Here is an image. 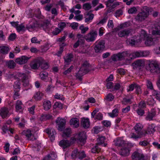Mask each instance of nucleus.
I'll return each mask as SVG.
<instances>
[{"mask_svg":"<svg viewBox=\"0 0 160 160\" xmlns=\"http://www.w3.org/2000/svg\"><path fill=\"white\" fill-rule=\"evenodd\" d=\"M127 27V24L126 23L121 24L118 26L117 28H115V31H117L119 30L120 29H124Z\"/></svg>","mask_w":160,"mask_h":160,"instance_id":"49","label":"nucleus"},{"mask_svg":"<svg viewBox=\"0 0 160 160\" xmlns=\"http://www.w3.org/2000/svg\"><path fill=\"white\" fill-rule=\"evenodd\" d=\"M114 0H109L106 3L107 7H109L112 9L115 8L118 5H119L118 2L113 3Z\"/></svg>","mask_w":160,"mask_h":160,"instance_id":"24","label":"nucleus"},{"mask_svg":"<svg viewBox=\"0 0 160 160\" xmlns=\"http://www.w3.org/2000/svg\"><path fill=\"white\" fill-rule=\"evenodd\" d=\"M151 29V32L152 34L157 35L160 38V24L157 23L149 27Z\"/></svg>","mask_w":160,"mask_h":160,"instance_id":"10","label":"nucleus"},{"mask_svg":"<svg viewBox=\"0 0 160 160\" xmlns=\"http://www.w3.org/2000/svg\"><path fill=\"white\" fill-rule=\"evenodd\" d=\"M43 106L45 110H48L51 107V102L49 101H44L43 102Z\"/></svg>","mask_w":160,"mask_h":160,"instance_id":"38","label":"nucleus"},{"mask_svg":"<svg viewBox=\"0 0 160 160\" xmlns=\"http://www.w3.org/2000/svg\"><path fill=\"white\" fill-rule=\"evenodd\" d=\"M147 102L148 105H152L155 103V102L153 98L150 97L148 99Z\"/></svg>","mask_w":160,"mask_h":160,"instance_id":"53","label":"nucleus"},{"mask_svg":"<svg viewBox=\"0 0 160 160\" xmlns=\"http://www.w3.org/2000/svg\"><path fill=\"white\" fill-rule=\"evenodd\" d=\"M155 125L154 124H152L148 126L146 133L148 134H151L153 133L155 131Z\"/></svg>","mask_w":160,"mask_h":160,"instance_id":"33","label":"nucleus"},{"mask_svg":"<svg viewBox=\"0 0 160 160\" xmlns=\"http://www.w3.org/2000/svg\"><path fill=\"white\" fill-rule=\"evenodd\" d=\"M147 36L146 32L144 30H142L139 33V36L137 37L136 40L133 38L128 39L126 40V42L128 44L131 46H138L142 40H143L145 38L148 37Z\"/></svg>","mask_w":160,"mask_h":160,"instance_id":"1","label":"nucleus"},{"mask_svg":"<svg viewBox=\"0 0 160 160\" xmlns=\"http://www.w3.org/2000/svg\"><path fill=\"white\" fill-rule=\"evenodd\" d=\"M127 57L132 59L134 58V55H133V53L128 51H125L113 55L112 57V58L113 61H115L121 60Z\"/></svg>","mask_w":160,"mask_h":160,"instance_id":"2","label":"nucleus"},{"mask_svg":"<svg viewBox=\"0 0 160 160\" xmlns=\"http://www.w3.org/2000/svg\"><path fill=\"white\" fill-rule=\"evenodd\" d=\"M143 132H136V133H132L130 135V137L135 139H137L141 138L143 136Z\"/></svg>","mask_w":160,"mask_h":160,"instance_id":"28","label":"nucleus"},{"mask_svg":"<svg viewBox=\"0 0 160 160\" xmlns=\"http://www.w3.org/2000/svg\"><path fill=\"white\" fill-rule=\"evenodd\" d=\"M9 50V48L7 47L0 46V53L5 54L8 53Z\"/></svg>","mask_w":160,"mask_h":160,"instance_id":"42","label":"nucleus"},{"mask_svg":"<svg viewBox=\"0 0 160 160\" xmlns=\"http://www.w3.org/2000/svg\"><path fill=\"white\" fill-rule=\"evenodd\" d=\"M57 157V155L54 152H52L45 157L43 160H55Z\"/></svg>","mask_w":160,"mask_h":160,"instance_id":"29","label":"nucleus"},{"mask_svg":"<svg viewBox=\"0 0 160 160\" xmlns=\"http://www.w3.org/2000/svg\"><path fill=\"white\" fill-rule=\"evenodd\" d=\"M45 131L48 134L49 137L52 141L54 139L55 135L56 134V132L54 129L47 128Z\"/></svg>","mask_w":160,"mask_h":160,"instance_id":"20","label":"nucleus"},{"mask_svg":"<svg viewBox=\"0 0 160 160\" xmlns=\"http://www.w3.org/2000/svg\"><path fill=\"white\" fill-rule=\"evenodd\" d=\"M136 84L135 83L131 84L129 86L128 88H127V91L129 92L133 91L134 88H135Z\"/></svg>","mask_w":160,"mask_h":160,"instance_id":"55","label":"nucleus"},{"mask_svg":"<svg viewBox=\"0 0 160 160\" xmlns=\"http://www.w3.org/2000/svg\"><path fill=\"white\" fill-rule=\"evenodd\" d=\"M70 125L75 128H77L79 126V120L77 118H72L70 120Z\"/></svg>","mask_w":160,"mask_h":160,"instance_id":"32","label":"nucleus"},{"mask_svg":"<svg viewBox=\"0 0 160 160\" xmlns=\"http://www.w3.org/2000/svg\"><path fill=\"white\" fill-rule=\"evenodd\" d=\"M22 78V85L25 87L28 86L29 83V81L28 79V77L27 75L26 74H23L21 76Z\"/></svg>","mask_w":160,"mask_h":160,"instance_id":"27","label":"nucleus"},{"mask_svg":"<svg viewBox=\"0 0 160 160\" xmlns=\"http://www.w3.org/2000/svg\"><path fill=\"white\" fill-rule=\"evenodd\" d=\"M91 8V5L89 3H85L83 6V9L86 10H88Z\"/></svg>","mask_w":160,"mask_h":160,"instance_id":"54","label":"nucleus"},{"mask_svg":"<svg viewBox=\"0 0 160 160\" xmlns=\"http://www.w3.org/2000/svg\"><path fill=\"white\" fill-rule=\"evenodd\" d=\"M118 111L117 108H114L112 112L109 113L108 114L109 116L112 118H114L117 116L118 115Z\"/></svg>","mask_w":160,"mask_h":160,"instance_id":"41","label":"nucleus"},{"mask_svg":"<svg viewBox=\"0 0 160 160\" xmlns=\"http://www.w3.org/2000/svg\"><path fill=\"white\" fill-rule=\"evenodd\" d=\"M105 43L103 41H97L95 42L94 49L96 52H102L105 48Z\"/></svg>","mask_w":160,"mask_h":160,"instance_id":"14","label":"nucleus"},{"mask_svg":"<svg viewBox=\"0 0 160 160\" xmlns=\"http://www.w3.org/2000/svg\"><path fill=\"white\" fill-rule=\"evenodd\" d=\"M86 139V133L84 132H80L79 133L74 135L72 138V142H75L76 141L84 143V142Z\"/></svg>","mask_w":160,"mask_h":160,"instance_id":"6","label":"nucleus"},{"mask_svg":"<svg viewBox=\"0 0 160 160\" xmlns=\"http://www.w3.org/2000/svg\"><path fill=\"white\" fill-rule=\"evenodd\" d=\"M6 66L9 69L14 68L16 66V63L12 60H9L6 62Z\"/></svg>","mask_w":160,"mask_h":160,"instance_id":"34","label":"nucleus"},{"mask_svg":"<svg viewBox=\"0 0 160 160\" xmlns=\"http://www.w3.org/2000/svg\"><path fill=\"white\" fill-rule=\"evenodd\" d=\"M78 152L77 149L74 150L72 152V156L73 158L75 157L78 158Z\"/></svg>","mask_w":160,"mask_h":160,"instance_id":"63","label":"nucleus"},{"mask_svg":"<svg viewBox=\"0 0 160 160\" xmlns=\"http://www.w3.org/2000/svg\"><path fill=\"white\" fill-rule=\"evenodd\" d=\"M142 128V127L141 124L140 123H137L134 127V129L136 131L138 132H143L141 131Z\"/></svg>","mask_w":160,"mask_h":160,"instance_id":"45","label":"nucleus"},{"mask_svg":"<svg viewBox=\"0 0 160 160\" xmlns=\"http://www.w3.org/2000/svg\"><path fill=\"white\" fill-rule=\"evenodd\" d=\"M150 52L147 51L142 52H133V55H134V58L137 57H147L148 56Z\"/></svg>","mask_w":160,"mask_h":160,"instance_id":"18","label":"nucleus"},{"mask_svg":"<svg viewBox=\"0 0 160 160\" xmlns=\"http://www.w3.org/2000/svg\"><path fill=\"white\" fill-rule=\"evenodd\" d=\"M97 36V31L92 30L85 36V38L88 42H92L95 40Z\"/></svg>","mask_w":160,"mask_h":160,"instance_id":"9","label":"nucleus"},{"mask_svg":"<svg viewBox=\"0 0 160 160\" xmlns=\"http://www.w3.org/2000/svg\"><path fill=\"white\" fill-rule=\"evenodd\" d=\"M150 10L146 6H144L142 9V12L139 13L136 17L135 19L138 22H142L146 19L149 14Z\"/></svg>","mask_w":160,"mask_h":160,"instance_id":"3","label":"nucleus"},{"mask_svg":"<svg viewBox=\"0 0 160 160\" xmlns=\"http://www.w3.org/2000/svg\"><path fill=\"white\" fill-rule=\"evenodd\" d=\"M18 22H10V23L13 26L16 28L18 32H20V26L18 25Z\"/></svg>","mask_w":160,"mask_h":160,"instance_id":"47","label":"nucleus"},{"mask_svg":"<svg viewBox=\"0 0 160 160\" xmlns=\"http://www.w3.org/2000/svg\"><path fill=\"white\" fill-rule=\"evenodd\" d=\"M137 9L135 7H132L130 8L128 10V12L129 14H134L137 12Z\"/></svg>","mask_w":160,"mask_h":160,"instance_id":"51","label":"nucleus"},{"mask_svg":"<svg viewBox=\"0 0 160 160\" xmlns=\"http://www.w3.org/2000/svg\"><path fill=\"white\" fill-rule=\"evenodd\" d=\"M90 122L89 119L88 118H82L81 121V124L85 128H88L90 126Z\"/></svg>","mask_w":160,"mask_h":160,"instance_id":"23","label":"nucleus"},{"mask_svg":"<svg viewBox=\"0 0 160 160\" xmlns=\"http://www.w3.org/2000/svg\"><path fill=\"white\" fill-rule=\"evenodd\" d=\"M40 76L42 80L46 82L49 80L48 74L46 72H41L40 73Z\"/></svg>","mask_w":160,"mask_h":160,"instance_id":"36","label":"nucleus"},{"mask_svg":"<svg viewBox=\"0 0 160 160\" xmlns=\"http://www.w3.org/2000/svg\"><path fill=\"white\" fill-rule=\"evenodd\" d=\"M94 17V14L91 13L89 12H88L85 16V22H90L93 19Z\"/></svg>","mask_w":160,"mask_h":160,"instance_id":"35","label":"nucleus"},{"mask_svg":"<svg viewBox=\"0 0 160 160\" xmlns=\"http://www.w3.org/2000/svg\"><path fill=\"white\" fill-rule=\"evenodd\" d=\"M139 144L142 147H145L149 144V142L147 140H143L140 142Z\"/></svg>","mask_w":160,"mask_h":160,"instance_id":"56","label":"nucleus"},{"mask_svg":"<svg viewBox=\"0 0 160 160\" xmlns=\"http://www.w3.org/2000/svg\"><path fill=\"white\" fill-rule=\"evenodd\" d=\"M152 94L156 96L157 99L160 101V92H158L157 91L153 90L152 92Z\"/></svg>","mask_w":160,"mask_h":160,"instance_id":"52","label":"nucleus"},{"mask_svg":"<svg viewBox=\"0 0 160 160\" xmlns=\"http://www.w3.org/2000/svg\"><path fill=\"white\" fill-rule=\"evenodd\" d=\"M31 58V57H28L25 56H22L21 57V64L26 63Z\"/></svg>","mask_w":160,"mask_h":160,"instance_id":"44","label":"nucleus"},{"mask_svg":"<svg viewBox=\"0 0 160 160\" xmlns=\"http://www.w3.org/2000/svg\"><path fill=\"white\" fill-rule=\"evenodd\" d=\"M145 62L144 60L139 59L136 60L133 64V66L136 68H139L140 67L144 66Z\"/></svg>","mask_w":160,"mask_h":160,"instance_id":"31","label":"nucleus"},{"mask_svg":"<svg viewBox=\"0 0 160 160\" xmlns=\"http://www.w3.org/2000/svg\"><path fill=\"white\" fill-rule=\"evenodd\" d=\"M154 51L156 54H160V45L154 49Z\"/></svg>","mask_w":160,"mask_h":160,"instance_id":"64","label":"nucleus"},{"mask_svg":"<svg viewBox=\"0 0 160 160\" xmlns=\"http://www.w3.org/2000/svg\"><path fill=\"white\" fill-rule=\"evenodd\" d=\"M39 25L41 28L46 32H47L49 31L51 24L50 21L46 20L42 22Z\"/></svg>","mask_w":160,"mask_h":160,"instance_id":"16","label":"nucleus"},{"mask_svg":"<svg viewBox=\"0 0 160 160\" xmlns=\"http://www.w3.org/2000/svg\"><path fill=\"white\" fill-rule=\"evenodd\" d=\"M129 148L126 146H125L124 147L121 149L120 151V153L122 156H128L129 154Z\"/></svg>","mask_w":160,"mask_h":160,"instance_id":"30","label":"nucleus"},{"mask_svg":"<svg viewBox=\"0 0 160 160\" xmlns=\"http://www.w3.org/2000/svg\"><path fill=\"white\" fill-rule=\"evenodd\" d=\"M79 28L81 31V33L82 34L85 33L89 29L88 27H85L83 25H81Z\"/></svg>","mask_w":160,"mask_h":160,"instance_id":"48","label":"nucleus"},{"mask_svg":"<svg viewBox=\"0 0 160 160\" xmlns=\"http://www.w3.org/2000/svg\"><path fill=\"white\" fill-rule=\"evenodd\" d=\"M38 26V24L36 20L34 18H31L29 20V24L27 26V28L29 31L32 32Z\"/></svg>","mask_w":160,"mask_h":160,"instance_id":"13","label":"nucleus"},{"mask_svg":"<svg viewBox=\"0 0 160 160\" xmlns=\"http://www.w3.org/2000/svg\"><path fill=\"white\" fill-rule=\"evenodd\" d=\"M70 11L71 12L74 13L76 14V15H78L81 12L80 10H75V8L74 7H73L72 8H71L70 10Z\"/></svg>","mask_w":160,"mask_h":160,"instance_id":"62","label":"nucleus"},{"mask_svg":"<svg viewBox=\"0 0 160 160\" xmlns=\"http://www.w3.org/2000/svg\"><path fill=\"white\" fill-rule=\"evenodd\" d=\"M20 82L19 80H17L15 82L13 85V87L15 89V93L13 96L14 99V100L19 98V90H20Z\"/></svg>","mask_w":160,"mask_h":160,"instance_id":"12","label":"nucleus"},{"mask_svg":"<svg viewBox=\"0 0 160 160\" xmlns=\"http://www.w3.org/2000/svg\"><path fill=\"white\" fill-rule=\"evenodd\" d=\"M42 60L43 62L40 65V67L44 69H47L49 67L48 64L43 58Z\"/></svg>","mask_w":160,"mask_h":160,"instance_id":"46","label":"nucleus"},{"mask_svg":"<svg viewBox=\"0 0 160 160\" xmlns=\"http://www.w3.org/2000/svg\"><path fill=\"white\" fill-rule=\"evenodd\" d=\"M42 58H38L32 60L30 64V66L31 68L33 69H37L40 65L43 62Z\"/></svg>","mask_w":160,"mask_h":160,"instance_id":"8","label":"nucleus"},{"mask_svg":"<svg viewBox=\"0 0 160 160\" xmlns=\"http://www.w3.org/2000/svg\"><path fill=\"white\" fill-rule=\"evenodd\" d=\"M2 130L3 132H6V131L9 130L11 133H12V129H10L9 126H7L6 124L4 125L2 128Z\"/></svg>","mask_w":160,"mask_h":160,"instance_id":"57","label":"nucleus"},{"mask_svg":"<svg viewBox=\"0 0 160 160\" xmlns=\"http://www.w3.org/2000/svg\"><path fill=\"white\" fill-rule=\"evenodd\" d=\"M137 113L139 115L142 116L144 114V110L141 108H138L136 110Z\"/></svg>","mask_w":160,"mask_h":160,"instance_id":"60","label":"nucleus"},{"mask_svg":"<svg viewBox=\"0 0 160 160\" xmlns=\"http://www.w3.org/2000/svg\"><path fill=\"white\" fill-rule=\"evenodd\" d=\"M156 110L154 109H152L146 117V119L148 120L151 121L152 120L153 118L156 114Z\"/></svg>","mask_w":160,"mask_h":160,"instance_id":"26","label":"nucleus"},{"mask_svg":"<svg viewBox=\"0 0 160 160\" xmlns=\"http://www.w3.org/2000/svg\"><path fill=\"white\" fill-rule=\"evenodd\" d=\"M73 58V55L71 54H69L65 58V61L66 62L69 63L72 60Z\"/></svg>","mask_w":160,"mask_h":160,"instance_id":"43","label":"nucleus"},{"mask_svg":"<svg viewBox=\"0 0 160 160\" xmlns=\"http://www.w3.org/2000/svg\"><path fill=\"white\" fill-rule=\"evenodd\" d=\"M54 98H55L61 100L62 101H63L64 100V98L63 97L62 95L59 94L58 93H56L54 96Z\"/></svg>","mask_w":160,"mask_h":160,"instance_id":"59","label":"nucleus"},{"mask_svg":"<svg viewBox=\"0 0 160 160\" xmlns=\"http://www.w3.org/2000/svg\"><path fill=\"white\" fill-rule=\"evenodd\" d=\"M89 65L87 62H84L80 68L79 71L76 74V77L79 79L82 76L89 71Z\"/></svg>","mask_w":160,"mask_h":160,"instance_id":"7","label":"nucleus"},{"mask_svg":"<svg viewBox=\"0 0 160 160\" xmlns=\"http://www.w3.org/2000/svg\"><path fill=\"white\" fill-rule=\"evenodd\" d=\"M144 156L141 152L137 151L135 152L132 155V160H143Z\"/></svg>","mask_w":160,"mask_h":160,"instance_id":"15","label":"nucleus"},{"mask_svg":"<svg viewBox=\"0 0 160 160\" xmlns=\"http://www.w3.org/2000/svg\"><path fill=\"white\" fill-rule=\"evenodd\" d=\"M43 94L39 91L35 93L34 96V98L37 100H40L43 97Z\"/></svg>","mask_w":160,"mask_h":160,"instance_id":"39","label":"nucleus"},{"mask_svg":"<svg viewBox=\"0 0 160 160\" xmlns=\"http://www.w3.org/2000/svg\"><path fill=\"white\" fill-rule=\"evenodd\" d=\"M105 138L104 137H100L98 139V143L91 150L92 152L93 153H98L101 151V147H106L107 145V143H104Z\"/></svg>","mask_w":160,"mask_h":160,"instance_id":"5","label":"nucleus"},{"mask_svg":"<svg viewBox=\"0 0 160 160\" xmlns=\"http://www.w3.org/2000/svg\"><path fill=\"white\" fill-rule=\"evenodd\" d=\"M9 112L8 109L5 107L2 108L0 110V116L3 118H6Z\"/></svg>","mask_w":160,"mask_h":160,"instance_id":"25","label":"nucleus"},{"mask_svg":"<svg viewBox=\"0 0 160 160\" xmlns=\"http://www.w3.org/2000/svg\"><path fill=\"white\" fill-rule=\"evenodd\" d=\"M114 98V97L112 94L109 93L106 96L105 99L108 101H111Z\"/></svg>","mask_w":160,"mask_h":160,"instance_id":"50","label":"nucleus"},{"mask_svg":"<svg viewBox=\"0 0 160 160\" xmlns=\"http://www.w3.org/2000/svg\"><path fill=\"white\" fill-rule=\"evenodd\" d=\"M22 133L27 137L28 139L32 140H33L32 138H33V136L31 130L28 129L25 130L22 132Z\"/></svg>","mask_w":160,"mask_h":160,"instance_id":"22","label":"nucleus"},{"mask_svg":"<svg viewBox=\"0 0 160 160\" xmlns=\"http://www.w3.org/2000/svg\"><path fill=\"white\" fill-rule=\"evenodd\" d=\"M16 111L18 112L20 109V101L18 100L17 101L15 105Z\"/></svg>","mask_w":160,"mask_h":160,"instance_id":"61","label":"nucleus"},{"mask_svg":"<svg viewBox=\"0 0 160 160\" xmlns=\"http://www.w3.org/2000/svg\"><path fill=\"white\" fill-rule=\"evenodd\" d=\"M78 158L80 159H82L86 156V154L83 151H81L78 152Z\"/></svg>","mask_w":160,"mask_h":160,"instance_id":"58","label":"nucleus"},{"mask_svg":"<svg viewBox=\"0 0 160 160\" xmlns=\"http://www.w3.org/2000/svg\"><path fill=\"white\" fill-rule=\"evenodd\" d=\"M115 142V144L116 146H122L123 145L124 146H127V144L125 143L124 141L120 139H118L114 141Z\"/></svg>","mask_w":160,"mask_h":160,"instance_id":"40","label":"nucleus"},{"mask_svg":"<svg viewBox=\"0 0 160 160\" xmlns=\"http://www.w3.org/2000/svg\"><path fill=\"white\" fill-rule=\"evenodd\" d=\"M147 69L152 73L160 72V65L156 61H149Z\"/></svg>","mask_w":160,"mask_h":160,"instance_id":"4","label":"nucleus"},{"mask_svg":"<svg viewBox=\"0 0 160 160\" xmlns=\"http://www.w3.org/2000/svg\"><path fill=\"white\" fill-rule=\"evenodd\" d=\"M56 123L58 130L62 131L64 129L66 123V121L65 119L58 118Z\"/></svg>","mask_w":160,"mask_h":160,"instance_id":"11","label":"nucleus"},{"mask_svg":"<svg viewBox=\"0 0 160 160\" xmlns=\"http://www.w3.org/2000/svg\"><path fill=\"white\" fill-rule=\"evenodd\" d=\"M74 142H72L71 138L70 141L64 139L61 140L59 142V145L63 148H65L69 147L71 144Z\"/></svg>","mask_w":160,"mask_h":160,"instance_id":"17","label":"nucleus"},{"mask_svg":"<svg viewBox=\"0 0 160 160\" xmlns=\"http://www.w3.org/2000/svg\"><path fill=\"white\" fill-rule=\"evenodd\" d=\"M71 130L70 128H67L64 131L62 137L64 138L68 137L71 134Z\"/></svg>","mask_w":160,"mask_h":160,"instance_id":"37","label":"nucleus"},{"mask_svg":"<svg viewBox=\"0 0 160 160\" xmlns=\"http://www.w3.org/2000/svg\"><path fill=\"white\" fill-rule=\"evenodd\" d=\"M131 31L132 30L129 29L123 30L119 31L118 35L121 37H128L131 34Z\"/></svg>","mask_w":160,"mask_h":160,"instance_id":"19","label":"nucleus"},{"mask_svg":"<svg viewBox=\"0 0 160 160\" xmlns=\"http://www.w3.org/2000/svg\"><path fill=\"white\" fill-rule=\"evenodd\" d=\"M145 43L146 46H150L154 45L155 43V41L154 39L148 36L146 38V39L145 41Z\"/></svg>","mask_w":160,"mask_h":160,"instance_id":"21","label":"nucleus"}]
</instances>
